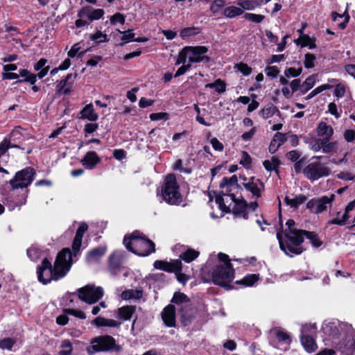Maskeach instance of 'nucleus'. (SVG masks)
Listing matches in <instances>:
<instances>
[{"instance_id":"f257e3e1","label":"nucleus","mask_w":355,"mask_h":355,"mask_svg":"<svg viewBox=\"0 0 355 355\" xmlns=\"http://www.w3.org/2000/svg\"><path fill=\"white\" fill-rule=\"evenodd\" d=\"M123 243L129 252L139 257H148L155 252V243L139 230L125 236Z\"/></svg>"},{"instance_id":"f03ea898","label":"nucleus","mask_w":355,"mask_h":355,"mask_svg":"<svg viewBox=\"0 0 355 355\" xmlns=\"http://www.w3.org/2000/svg\"><path fill=\"white\" fill-rule=\"evenodd\" d=\"M71 266V261L67 266L55 261L52 266L49 259L45 257L37 268L38 281L44 285L49 284L52 280L58 281L67 275Z\"/></svg>"},{"instance_id":"7ed1b4c3","label":"nucleus","mask_w":355,"mask_h":355,"mask_svg":"<svg viewBox=\"0 0 355 355\" xmlns=\"http://www.w3.org/2000/svg\"><path fill=\"white\" fill-rule=\"evenodd\" d=\"M302 230H291L290 232H277V239L279 242V248L286 255L293 257V255L301 254L304 249L302 244L304 241L303 234L300 232Z\"/></svg>"},{"instance_id":"20e7f679","label":"nucleus","mask_w":355,"mask_h":355,"mask_svg":"<svg viewBox=\"0 0 355 355\" xmlns=\"http://www.w3.org/2000/svg\"><path fill=\"white\" fill-rule=\"evenodd\" d=\"M157 195L169 205L178 206L181 205L183 202V196L180 192V187L174 173L166 175L160 189H157Z\"/></svg>"},{"instance_id":"39448f33","label":"nucleus","mask_w":355,"mask_h":355,"mask_svg":"<svg viewBox=\"0 0 355 355\" xmlns=\"http://www.w3.org/2000/svg\"><path fill=\"white\" fill-rule=\"evenodd\" d=\"M90 344L91 345L87 347L89 355L100 352H119L121 349V347L116 344L114 338L110 335L94 337L91 340Z\"/></svg>"},{"instance_id":"423d86ee","label":"nucleus","mask_w":355,"mask_h":355,"mask_svg":"<svg viewBox=\"0 0 355 355\" xmlns=\"http://www.w3.org/2000/svg\"><path fill=\"white\" fill-rule=\"evenodd\" d=\"M212 282L214 285L219 286L226 290H231L234 286L231 282L235 277L234 268L222 266L221 264L216 265L211 272Z\"/></svg>"},{"instance_id":"0eeeda50","label":"nucleus","mask_w":355,"mask_h":355,"mask_svg":"<svg viewBox=\"0 0 355 355\" xmlns=\"http://www.w3.org/2000/svg\"><path fill=\"white\" fill-rule=\"evenodd\" d=\"M36 171L31 166L16 172L14 178L9 181V185L12 190L26 189L35 180Z\"/></svg>"},{"instance_id":"6e6552de","label":"nucleus","mask_w":355,"mask_h":355,"mask_svg":"<svg viewBox=\"0 0 355 355\" xmlns=\"http://www.w3.org/2000/svg\"><path fill=\"white\" fill-rule=\"evenodd\" d=\"M331 172L329 167L320 162H311L303 169L304 175L312 182L322 178L329 176Z\"/></svg>"},{"instance_id":"1a4fd4ad","label":"nucleus","mask_w":355,"mask_h":355,"mask_svg":"<svg viewBox=\"0 0 355 355\" xmlns=\"http://www.w3.org/2000/svg\"><path fill=\"white\" fill-rule=\"evenodd\" d=\"M77 292L78 298L89 304L96 303L103 297L104 294L103 289L101 287H96L90 284L78 288Z\"/></svg>"},{"instance_id":"9d476101","label":"nucleus","mask_w":355,"mask_h":355,"mask_svg":"<svg viewBox=\"0 0 355 355\" xmlns=\"http://www.w3.org/2000/svg\"><path fill=\"white\" fill-rule=\"evenodd\" d=\"M336 196L331 193L329 196H322L320 198H313L306 203V208L312 213L319 214L327 209L328 206L331 207Z\"/></svg>"},{"instance_id":"9b49d317","label":"nucleus","mask_w":355,"mask_h":355,"mask_svg":"<svg viewBox=\"0 0 355 355\" xmlns=\"http://www.w3.org/2000/svg\"><path fill=\"white\" fill-rule=\"evenodd\" d=\"M189 62L190 63H209L211 58L205 54L208 52V48L205 46H189Z\"/></svg>"},{"instance_id":"f8f14e48","label":"nucleus","mask_w":355,"mask_h":355,"mask_svg":"<svg viewBox=\"0 0 355 355\" xmlns=\"http://www.w3.org/2000/svg\"><path fill=\"white\" fill-rule=\"evenodd\" d=\"M49 71V69H44L42 71H40L37 74L31 73L26 69H20L19 70V78L21 77V79L17 80L15 83L19 84L22 83H28L31 85L35 84L37 81V78L40 79L43 78L47 74Z\"/></svg>"},{"instance_id":"ddd939ff","label":"nucleus","mask_w":355,"mask_h":355,"mask_svg":"<svg viewBox=\"0 0 355 355\" xmlns=\"http://www.w3.org/2000/svg\"><path fill=\"white\" fill-rule=\"evenodd\" d=\"M153 266L156 269L175 274L182 270V263L180 259H171L169 262L163 260H156L153 263Z\"/></svg>"},{"instance_id":"4468645a","label":"nucleus","mask_w":355,"mask_h":355,"mask_svg":"<svg viewBox=\"0 0 355 355\" xmlns=\"http://www.w3.org/2000/svg\"><path fill=\"white\" fill-rule=\"evenodd\" d=\"M76 73H68L64 78L58 80L56 82V89H55V94L57 96L63 95H69L73 91V81L71 82L70 80L76 77Z\"/></svg>"},{"instance_id":"2eb2a0df","label":"nucleus","mask_w":355,"mask_h":355,"mask_svg":"<svg viewBox=\"0 0 355 355\" xmlns=\"http://www.w3.org/2000/svg\"><path fill=\"white\" fill-rule=\"evenodd\" d=\"M87 230L88 225L86 223H81L76 232V234L71 245V249L73 250L74 257H76L80 252L83 237Z\"/></svg>"},{"instance_id":"dca6fc26","label":"nucleus","mask_w":355,"mask_h":355,"mask_svg":"<svg viewBox=\"0 0 355 355\" xmlns=\"http://www.w3.org/2000/svg\"><path fill=\"white\" fill-rule=\"evenodd\" d=\"M161 315L163 322L167 327H175L176 314L173 304H171L165 306Z\"/></svg>"},{"instance_id":"f3484780","label":"nucleus","mask_w":355,"mask_h":355,"mask_svg":"<svg viewBox=\"0 0 355 355\" xmlns=\"http://www.w3.org/2000/svg\"><path fill=\"white\" fill-rule=\"evenodd\" d=\"M101 158L95 151H89L85 153L80 160L81 164L87 169H94L101 162Z\"/></svg>"},{"instance_id":"a211bd4d","label":"nucleus","mask_w":355,"mask_h":355,"mask_svg":"<svg viewBox=\"0 0 355 355\" xmlns=\"http://www.w3.org/2000/svg\"><path fill=\"white\" fill-rule=\"evenodd\" d=\"M243 187L257 198L261 196V192L264 191L265 189L264 183L260 179L256 180V182H244L243 183Z\"/></svg>"},{"instance_id":"6ab92c4d","label":"nucleus","mask_w":355,"mask_h":355,"mask_svg":"<svg viewBox=\"0 0 355 355\" xmlns=\"http://www.w3.org/2000/svg\"><path fill=\"white\" fill-rule=\"evenodd\" d=\"M107 252L106 246H98L87 252L85 259L87 262H98Z\"/></svg>"},{"instance_id":"aec40b11","label":"nucleus","mask_w":355,"mask_h":355,"mask_svg":"<svg viewBox=\"0 0 355 355\" xmlns=\"http://www.w3.org/2000/svg\"><path fill=\"white\" fill-rule=\"evenodd\" d=\"M122 262L120 255L113 252L108 258V269L111 274L116 275L121 268Z\"/></svg>"},{"instance_id":"412c9836","label":"nucleus","mask_w":355,"mask_h":355,"mask_svg":"<svg viewBox=\"0 0 355 355\" xmlns=\"http://www.w3.org/2000/svg\"><path fill=\"white\" fill-rule=\"evenodd\" d=\"M72 256H73V250L71 251L69 248H64L58 253L55 261L67 266L69 262L73 263Z\"/></svg>"},{"instance_id":"4be33fe9","label":"nucleus","mask_w":355,"mask_h":355,"mask_svg":"<svg viewBox=\"0 0 355 355\" xmlns=\"http://www.w3.org/2000/svg\"><path fill=\"white\" fill-rule=\"evenodd\" d=\"M300 342L307 352H313L317 349V345L312 335H300Z\"/></svg>"},{"instance_id":"5701e85b","label":"nucleus","mask_w":355,"mask_h":355,"mask_svg":"<svg viewBox=\"0 0 355 355\" xmlns=\"http://www.w3.org/2000/svg\"><path fill=\"white\" fill-rule=\"evenodd\" d=\"M81 114L80 118L87 119L90 121H96L98 119V115L95 112L92 103L85 105L80 112Z\"/></svg>"},{"instance_id":"b1692460","label":"nucleus","mask_w":355,"mask_h":355,"mask_svg":"<svg viewBox=\"0 0 355 355\" xmlns=\"http://www.w3.org/2000/svg\"><path fill=\"white\" fill-rule=\"evenodd\" d=\"M136 307L132 305L123 306L118 309V314L123 320H130L135 313Z\"/></svg>"},{"instance_id":"393cba45","label":"nucleus","mask_w":355,"mask_h":355,"mask_svg":"<svg viewBox=\"0 0 355 355\" xmlns=\"http://www.w3.org/2000/svg\"><path fill=\"white\" fill-rule=\"evenodd\" d=\"M236 186L238 189H241V186L238 184V178L236 175H233L232 177H224L220 182V188L226 189H230V187Z\"/></svg>"},{"instance_id":"a878e982","label":"nucleus","mask_w":355,"mask_h":355,"mask_svg":"<svg viewBox=\"0 0 355 355\" xmlns=\"http://www.w3.org/2000/svg\"><path fill=\"white\" fill-rule=\"evenodd\" d=\"M200 255V252L193 249L188 248L184 252H182L179 257L181 261H184L186 263H191Z\"/></svg>"},{"instance_id":"bb28decb","label":"nucleus","mask_w":355,"mask_h":355,"mask_svg":"<svg viewBox=\"0 0 355 355\" xmlns=\"http://www.w3.org/2000/svg\"><path fill=\"white\" fill-rule=\"evenodd\" d=\"M263 165L267 171L271 172L272 171H275L276 173H278L279 168V166L281 165V162L277 157L273 156L271 158V161L268 159L264 160L263 162Z\"/></svg>"},{"instance_id":"cd10ccee","label":"nucleus","mask_w":355,"mask_h":355,"mask_svg":"<svg viewBox=\"0 0 355 355\" xmlns=\"http://www.w3.org/2000/svg\"><path fill=\"white\" fill-rule=\"evenodd\" d=\"M300 232L303 234L304 238L306 236V238L310 241L313 247L319 248L322 245V241H320L318 235L315 232L302 230Z\"/></svg>"},{"instance_id":"c85d7f7f","label":"nucleus","mask_w":355,"mask_h":355,"mask_svg":"<svg viewBox=\"0 0 355 355\" xmlns=\"http://www.w3.org/2000/svg\"><path fill=\"white\" fill-rule=\"evenodd\" d=\"M143 295L142 289H128L121 293V298L125 300H129L131 299L140 300Z\"/></svg>"},{"instance_id":"c756f323","label":"nucleus","mask_w":355,"mask_h":355,"mask_svg":"<svg viewBox=\"0 0 355 355\" xmlns=\"http://www.w3.org/2000/svg\"><path fill=\"white\" fill-rule=\"evenodd\" d=\"M318 135L319 136H321L324 138L328 137L331 138V136L334 134V129L333 128L327 125L325 122H320L318 125Z\"/></svg>"},{"instance_id":"7c9ffc66","label":"nucleus","mask_w":355,"mask_h":355,"mask_svg":"<svg viewBox=\"0 0 355 355\" xmlns=\"http://www.w3.org/2000/svg\"><path fill=\"white\" fill-rule=\"evenodd\" d=\"M259 279V274H248L242 279L235 282L236 284L244 286H252Z\"/></svg>"},{"instance_id":"2f4dec72","label":"nucleus","mask_w":355,"mask_h":355,"mask_svg":"<svg viewBox=\"0 0 355 355\" xmlns=\"http://www.w3.org/2000/svg\"><path fill=\"white\" fill-rule=\"evenodd\" d=\"M244 11L241 8L230 6L224 8L223 11V15L226 18H234L237 16L241 15Z\"/></svg>"},{"instance_id":"473e14b6","label":"nucleus","mask_w":355,"mask_h":355,"mask_svg":"<svg viewBox=\"0 0 355 355\" xmlns=\"http://www.w3.org/2000/svg\"><path fill=\"white\" fill-rule=\"evenodd\" d=\"M259 112L262 117L265 119L272 116L275 114H277L278 116L281 115V112L277 107L272 104H270L269 105L266 106L261 109Z\"/></svg>"},{"instance_id":"72a5a7b5","label":"nucleus","mask_w":355,"mask_h":355,"mask_svg":"<svg viewBox=\"0 0 355 355\" xmlns=\"http://www.w3.org/2000/svg\"><path fill=\"white\" fill-rule=\"evenodd\" d=\"M317 73L312 74L306 78L304 82L302 84L301 94H305L308 92L315 84Z\"/></svg>"},{"instance_id":"f704fd0d","label":"nucleus","mask_w":355,"mask_h":355,"mask_svg":"<svg viewBox=\"0 0 355 355\" xmlns=\"http://www.w3.org/2000/svg\"><path fill=\"white\" fill-rule=\"evenodd\" d=\"M247 209L248 202L243 198H241V199L234 202L232 212L235 216H240L241 213L244 212Z\"/></svg>"},{"instance_id":"c9c22d12","label":"nucleus","mask_w":355,"mask_h":355,"mask_svg":"<svg viewBox=\"0 0 355 355\" xmlns=\"http://www.w3.org/2000/svg\"><path fill=\"white\" fill-rule=\"evenodd\" d=\"M214 194H216L215 201L216 203L218 205V208L225 213L229 214L231 213V209L230 207L227 206L224 202L223 196H225V193L223 191H220L218 194L216 193V191H213Z\"/></svg>"},{"instance_id":"e433bc0d","label":"nucleus","mask_w":355,"mask_h":355,"mask_svg":"<svg viewBox=\"0 0 355 355\" xmlns=\"http://www.w3.org/2000/svg\"><path fill=\"white\" fill-rule=\"evenodd\" d=\"M200 33V28L199 27H187L181 30L180 36L182 39H185L191 36H196Z\"/></svg>"},{"instance_id":"4c0bfd02","label":"nucleus","mask_w":355,"mask_h":355,"mask_svg":"<svg viewBox=\"0 0 355 355\" xmlns=\"http://www.w3.org/2000/svg\"><path fill=\"white\" fill-rule=\"evenodd\" d=\"M236 4L243 10H253L258 6L256 0H238Z\"/></svg>"},{"instance_id":"58836bf2","label":"nucleus","mask_w":355,"mask_h":355,"mask_svg":"<svg viewBox=\"0 0 355 355\" xmlns=\"http://www.w3.org/2000/svg\"><path fill=\"white\" fill-rule=\"evenodd\" d=\"M60 347L62 349L58 352V355H71L73 352L72 343L69 339L62 341Z\"/></svg>"},{"instance_id":"ea45409f","label":"nucleus","mask_w":355,"mask_h":355,"mask_svg":"<svg viewBox=\"0 0 355 355\" xmlns=\"http://www.w3.org/2000/svg\"><path fill=\"white\" fill-rule=\"evenodd\" d=\"M190 300L188 296L184 293L180 291L175 292L171 300L172 303L176 304L178 305L182 303H187Z\"/></svg>"},{"instance_id":"a19ab883","label":"nucleus","mask_w":355,"mask_h":355,"mask_svg":"<svg viewBox=\"0 0 355 355\" xmlns=\"http://www.w3.org/2000/svg\"><path fill=\"white\" fill-rule=\"evenodd\" d=\"M333 87L332 85L329 84H324L322 85L318 86V87L315 88L313 91H311L306 97L305 100L308 101L318 95V94L322 92L323 91L330 89Z\"/></svg>"},{"instance_id":"79ce46f5","label":"nucleus","mask_w":355,"mask_h":355,"mask_svg":"<svg viewBox=\"0 0 355 355\" xmlns=\"http://www.w3.org/2000/svg\"><path fill=\"white\" fill-rule=\"evenodd\" d=\"M226 5L225 0H214L211 3L209 10L211 13L215 15H216Z\"/></svg>"},{"instance_id":"37998d69","label":"nucleus","mask_w":355,"mask_h":355,"mask_svg":"<svg viewBox=\"0 0 355 355\" xmlns=\"http://www.w3.org/2000/svg\"><path fill=\"white\" fill-rule=\"evenodd\" d=\"M243 18L245 19L250 21L252 22L256 23V24H260L261 23L264 19L265 16L263 15H258L251 12H245L243 15Z\"/></svg>"},{"instance_id":"c03bdc74","label":"nucleus","mask_w":355,"mask_h":355,"mask_svg":"<svg viewBox=\"0 0 355 355\" xmlns=\"http://www.w3.org/2000/svg\"><path fill=\"white\" fill-rule=\"evenodd\" d=\"M349 218V212H347L346 208H345V212L343 214L341 219H339L338 218H333L328 222V224L343 226L347 223V221L348 220Z\"/></svg>"},{"instance_id":"a18cd8bd","label":"nucleus","mask_w":355,"mask_h":355,"mask_svg":"<svg viewBox=\"0 0 355 355\" xmlns=\"http://www.w3.org/2000/svg\"><path fill=\"white\" fill-rule=\"evenodd\" d=\"M316 39L315 37H311L309 35H302V42L301 44L302 47L309 46L310 49H313L316 47Z\"/></svg>"},{"instance_id":"49530a36","label":"nucleus","mask_w":355,"mask_h":355,"mask_svg":"<svg viewBox=\"0 0 355 355\" xmlns=\"http://www.w3.org/2000/svg\"><path fill=\"white\" fill-rule=\"evenodd\" d=\"M189 49H190L189 48V46H187L180 51L177 60L175 62V65L184 64L186 62L187 55L189 54Z\"/></svg>"},{"instance_id":"de8ad7c7","label":"nucleus","mask_w":355,"mask_h":355,"mask_svg":"<svg viewBox=\"0 0 355 355\" xmlns=\"http://www.w3.org/2000/svg\"><path fill=\"white\" fill-rule=\"evenodd\" d=\"M80 49V47L79 46V44L77 43V44H73L71 46V49L68 51V53H67L68 56L69 58H73L78 55V57L82 58L85 52L89 51L91 49V48H89V49H87L86 51H82L78 53Z\"/></svg>"},{"instance_id":"09e8293b","label":"nucleus","mask_w":355,"mask_h":355,"mask_svg":"<svg viewBox=\"0 0 355 355\" xmlns=\"http://www.w3.org/2000/svg\"><path fill=\"white\" fill-rule=\"evenodd\" d=\"M316 57L314 54L307 53L304 55V64L306 69H312L315 67Z\"/></svg>"},{"instance_id":"8fccbe9b","label":"nucleus","mask_w":355,"mask_h":355,"mask_svg":"<svg viewBox=\"0 0 355 355\" xmlns=\"http://www.w3.org/2000/svg\"><path fill=\"white\" fill-rule=\"evenodd\" d=\"M302 73V68L299 67L298 69H295V67H289L285 69L284 73V76L287 78H297L301 75Z\"/></svg>"},{"instance_id":"3c124183","label":"nucleus","mask_w":355,"mask_h":355,"mask_svg":"<svg viewBox=\"0 0 355 355\" xmlns=\"http://www.w3.org/2000/svg\"><path fill=\"white\" fill-rule=\"evenodd\" d=\"M276 338L280 343H285L288 345H290L291 343V338L290 336L286 332L281 329H278L276 331Z\"/></svg>"},{"instance_id":"603ef678","label":"nucleus","mask_w":355,"mask_h":355,"mask_svg":"<svg viewBox=\"0 0 355 355\" xmlns=\"http://www.w3.org/2000/svg\"><path fill=\"white\" fill-rule=\"evenodd\" d=\"M15 341L12 338H4L0 340V348L3 349L11 350Z\"/></svg>"},{"instance_id":"864d4df0","label":"nucleus","mask_w":355,"mask_h":355,"mask_svg":"<svg viewBox=\"0 0 355 355\" xmlns=\"http://www.w3.org/2000/svg\"><path fill=\"white\" fill-rule=\"evenodd\" d=\"M91 13L89 15V21H93L95 20H98L102 18L104 15V10L101 8L94 9L92 7V10H90Z\"/></svg>"},{"instance_id":"5fc2aeb1","label":"nucleus","mask_w":355,"mask_h":355,"mask_svg":"<svg viewBox=\"0 0 355 355\" xmlns=\"http://www.w3.org/2000/svg\"><path fill=\"white\" fill-rule=\"evenodd\" d=\"M110 20L112 25H115L117 23L123 25L125 22V17L121 12H116L111 16Z\"/></svg>"},{"instance_id":"6e6d98bb","label":"nucleus","mask_w":355,"mask_h":355,"mask_svg":"<svg viewBox=\"0 0 355 355\" xmlns=\"http://www.w3.org/2000/svg\"><path fill=\"white\" fill-rule=\"evenodd\" d=\"M317 331V326L315 324H306L305 325L302 326L301 328V334H310L313 335L315 334Z\"/></svg>"},{"instance_id":"4d7b16f0","label":"nucleus","mask_w":355,"mask_h":355,"mask_svg":"<svg viewBox=\"0 0 355 355\" xmlns=\"http://www.w3.org/2000/svg\"><path fill=\"white\" fill-rule=\"evenodd\" d=\"M63 311H64V313H65V314L71 315L75 316L76 318H78L80 319L83 320V319L86 318L85 313L81 310L73 309H64Z\"/></svg>"},{"instance_id":"13d9d810","label":"nucleus","mask_w":355,"mask_h":355,"mask_svg":"<svg viewBox=\"0 0 355 355\" xmlns=\"http://www.w3.org/2000/svg\"><path fill=\"white\" fill-rule=\"evenodd\" d=\"M307 200V197L304 194H300L297 196L295 198L292 199L291 207L294 209H297L299 206L304 203Z\"/></svg>"},{"instance_id":"bf43d9fd","label":"nucleus","mask_w":355,"mask_h":355,"mask_svg":"<svg viewBox=\"0 0 355 355\" xmlns=\"http://www.w3.org/2000/svg\"><path fill=\"white\" fill-rule=\"evenodd\" d=\"M236 67L243 76H249L252 71L250 67H249L246 63L242 62L237 64Z\"/></svg>"},{"instance_id":"052dcab7","label":"nucleus","mask_w":355,"mask_h":355,"mask_svg":"<svg viewBox=\"0 0 355 355\" xmlns=\"http://www.w3.org/2000/svg\"><path fill=\"white\" fill-rule=\"evenodd\" d=\"M252 157L246 151H242L241 159L239 164L243 165L245 168H249L252 164Z\"/></svg>"},{"instance_id":"680f3d73","label":"nucleus","mask_w":355,"mask_h":355,"mask_svg":"<svg viewBox=\"0 0 355 355\" xmlns=\"http://www.w3.org/2000/svg\"><path fill=\"white\" fill-rule=\"evenodd\" d=\"M149 118L151 121H166L169 119V114L167 112H155L150 114Z\"/></svg>"},{"instance_id":"e2e57ef3","label":"nucleus","mask_w":355,"mask_h":355,"mask_svg":"<svg viewBox=\"0 0 355 355\" xmlns=\"http://www.w3.org/2000/svg\"><path fill=\"white\" fill-rule=\"evenodd\" d=\"M345 347L350 350L355 349V333L347 335L345 338Z\"/></svg>"},{"instance_id":"0e129e2a","label":"nucleus","mask_w":355,"mask_h":355,"mask_svg":"<svg viewBox=\"0 0 355 355\" xmlns=\"http://www.w3.org/2000/svg\"><path fill=\"white\" fill-rule=\"evenodd\" d=\"M218 259L220 262L223 263V264H221L222 266L234 268L227 254L223 252H219L218 254Z\"/></svg>"},{"instance_id":"69168bd1","label":"nucleus","mask_w":355,"mask_h":355,"mask_svg":"<svg viewBox=\"0 0 355 355\" xmlns=\"http://www.w3.org/2000/svg\"><path fill=\"white\" fill-rule=\"evenodd\" d=\"M306 162V157H303L294 162V169L296 174L303 173V166Z\"/></svg>"},{"instance_id":"338daca9","label":"nucleus","mask_w":355,"mask_h":355,"mask_svg":"<svg viewBox=\"0 0 355 355\" xmlns=\"http://www.w3.org/2000/svg\"><path fill=\"white\" fill-rule=\"evenodd\" d=\"M265 73L267 76L275 78L279 75V70L276 66H268L265 69Z\"/></svg>"},{"instance_id":"774afa93","label":"nucleus","mask_w":355,"mask_h":355,"mask_svg":"<svg viewBox=\"0 0 355 355\" xmlns=\"http://www.w3.org/2000/svg\"><path fill=\"white\" fill-rule=\"evenodd\" d=\"M132 29H128V31L123 32L119 30L120 33H123V36L121 38V40L124 41L125 43H128L132 41L134 42L135 33H132Z\"/></svg>"}]
</instances>
